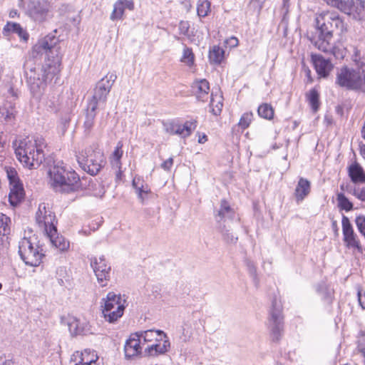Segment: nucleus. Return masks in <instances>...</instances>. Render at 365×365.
<instances>
[{
  "label": "nucleus",
  "instance_id": "36",
  "mask_svg": "<svg viewBox=\"0 0 365 365\" xmlns=\"http://www.w3.org/2000/svg\"><path fill=\"white\" fill-rule=\"evenodd\" d=\"M337 207L340 210L349 212L354 209V204L343 192L336 194Z\"/></svg>",
  "mask_w": 365,
  "mask_h": 365
},
{
  "label": "nucleus",
  "instance_id": "25",
  "mask_svg": "<svg viewBox=\"0 0 365 365\" xmlns=\"http://www.w3.org/2000/svg\"><path fill=\"white\" fill-rule=\"evenodd\" d=\"M348 175L353 183H365V172L357 162H354L349 166Z\"/></svg>",
  "mask_w": 365,
  "mask_h": 365
},
{
  "label": "nucleus",
  "instance_id": "42",
  "mask_svg": "<svg viewBox=\"0 0 365 365\" xmlns=\"http://www.w3.org/2000/svg\"><path fill=\"white\" fill-rule=\"evenodd\" d=\"M258 115L264 119L271 120L274 117V109L270 104L262 103L257 109Z\"/></svg>",
  "mask_w": 365,
  "mask_h": 365
},
{
  "label": "nucleus",
  "instance_id": "10",
  "mask_svg": "<svg viewBox=\"0 0 365 365\" xmlns=\"http://www.w3.org/2000/svg\"><path fill=\"white\" fill-rule=\"evenodd\" d=\"M56 216L50 210H47L44 203L40 204L36 214V221L41 227L43 226L47 233L57 232V228L54 225Z\"/></svg>",
  "mask_w": 365,
  "mask_h": 365
},
{
  "label": "nucleus",
  "instance_id": "8",
  "mask_svg": "<svg viewBox=\"0 0 365 365\" xmlns=\"http://www.w3.org/2000/svg\"><path fill=\"white\" fill-rule=\"evenodd\" d=\"M343 240L345 246L349 250H356L359 253L363 252V248L358 240L356 234L354 232L353 226L350 222L349 219L342 215L341 219Z\"/></svg>",
  "mask_w": 365,
  "mask_h": 365
},
{
  "label": "nucleus",
  "instance_id": "6",
  "mask_svg": "<svg viewBox=\"0 0 365 365\" xmlns=\"http://www.w3.org/2000/svg\"><path fill=\"white\" fill-rule=\"evenodd\" d=\"M269 329L273 341H279L284 334V316L282 314V305L277 297L272 301L269 311Z\"/></svg>",
  "mask_w": 365,
  "mask_h": 365
},
{
  "label": "nucleus",
  "instance_id": "19",
  "mask_svg": "<svg viewBox=\"0 0 365 365\" xmlns=\"http://www.w3.org/2000/svg\"><path fill=\"white\" fill-rule=\"evenodd\" d=\"M192 92L199 101L205 102L208 98L210 84L206 79L195 81L192 84Z\"/></svg>",
  "mask_w": 365,
  "mask_h": 365
},
{
  "label": "nucleus",
  "instance_id": "17",
  "mask_svg": "<svg viewBox=\"0 0 365 365\" xmlns=\"http://www.w3.org/2000/svg\"><path fill=\"white\" fill-rule=\"evenodd\" d=\"M10 192L9 200L11 205L15 206L19 204L24 197V189L21 180L9 182Z\"/></svg>",
  "mask_w": 365,
  "mask_h": 365
},
{
  "label": "nucleus",
  "instance_id": "28",
  "mask_svg": "<svg viewBox=\"0 0 365 365\" xmlns=\"http://www.w3.org/2000/svg\"><path fill=\"white\" fill-rule=\"evenodd\" d=\"M104 307L103 309H116L118 305H124L125 300L122 298L120 294H115L114 292H108L106 298L103 299Z\"/></svg>",
  "mask_w": 365,
  "mask_h": 365
},
{
  "label": "nucleus",
  "instance_id": "39",
  "mask_svg": "<svg viewBox=\"0 0 365 365\" xmlns=\"http://www.w3.org/2000/svg\"><path fill=\"white\" fill-rule=\"evenodd\" d=\"M306 96L312 110L317 112L320 106L319 92L316 88H312Z\"/></svg>",
  "mask_w": 365,
  "mask_h": 365
},
{
  "label": "nucleus",
  "instance_id": "34",
  "mask_svg": "<svg viewBox=\"0 0 365 365\" xmlns=\"http://www.w3.org/2000/svg\"><path fill=\"white\" fill-rule=\"evenodd\" d=\"M225 58V51L219 46H213L209 51V59L212 63L219 65Z\"/></svg>",
  "mask_w": 365,
  "mask_h": 365
},
{
  "label": "nucleus",
  "instance_id": "4",
  "mask_svg": "<svg viewBox=\"0 0 365 365\" xmlns=\"http://www.w3.org/2000/svg\"><path fill=\"white\" fill-rule=\"evenodd\" d=\"M19 255L23 262L30 267L39 266L45 257L42 247L34 235L24 237L19 241Z\"/></svg>",
  "mask_w": 365,
  "mask_h": 365
},
{
  "label": "nucleus",
  "instance_id": "41",
  "mask_svg": "<svg viewBox=\"0 0 365 365\" xmlns=\"http://www.w3.org/2000/svg\"><path fill=\"white\" fill-rule=\"evenodd\" d=\"M311 61L314 68H329L330 61L320 54L312 53Z\"/></svg>",
  "mask_w": 365,
  "mask_h": 365
},
{
  "label": "nucleus",
  "instance_id": "14",
  "mask_svg": "<svg viewBox=\"0 0 365 365\" xmlns=\"http://www.w3.org/2000/svg\"><path fill=\"white\" fill-rule=\"evenodd\" d=\"M66 323L72 336L92 334L91 325L86 320H81L73 317H69L66 319Z\"/></svg>",
  "mask_w": 365,
  "mask_h": 365
},
{
  "label": "nucleus",
  "instance_id": "27",
  "mask_svg": "<svg viewBox=\"0 0 365 365\" xmlns=\"http://www.w3.org/2000/svg\"><path fill=\"white\" fill-rule=\"evenodd\" d=\"M350 16L361 22H365V1L352 0V9Z\"/></svg>",
  "mask_w": 365,
  "mask_h": 365
},
{
  "label": "nucleus",
  "instance_id": "49",
  "mask_svg": "<svg viewBox=\"0 0 365 365\" xmlns=\"http://www.w3.org/2000/svg\"><path fill=\"white\" fill-rule=\"evenodd\" d=\"M14 108L11 106L7 107L6 105H4L0 107V117L7 122L10 121L14 118Z\"/></svg>",
  "mask_w": 365,
  "mask_h": 365
},
{
  "label": "nucleus",
  "instance_id": "43",
  "mask_svg": "<svg viewBox=\"0 0 365 365\" xmlns=\"http://www.w3.org/2000/svg\"><path fill=\"white\" fill-rule=\"evenodd\" d=\"M244 262H245V264L247 267V271H248L250 277L253 279L255 285L256 287H257L259 284V279L257 277V267H256L255 264L254 263L253 261H252L249 258H245Z\"/></svg>",
  "mask_w": 365,
  "mask_h": 365
},
{
  "label": "nucleus",
  "instance_id": "26",
  "mask_svg": "<svg viewBox=\"0 0 365 365\" xmlns=\"http://www.w3.org/2000/svg\"><path fill=\"white\" fill-rule=\"evenodd\" d=\"M132 187L135 190L138 199L143 204L145 199V195L151 192L148 185L144 183L141 177L136 175L132 180Z\"/></svg>",
  "mask_w": 365,
  "mask_h": 365
},
{
  "label": "nucleus",
  "instance_id": "46",
  "mask_svg": "<svg viewBox=\"0 0 365 365\" xmlns=\"http://www.w3.org/2000/svg\"><path fill=\"white\" fill-rule=\"evenodd\" d=\"M340 192H347L349 194L353 195L357 198L360 188L351 184L350 182H343L340 185Z\"/></svg>",
  "mask_w": 365,
  "mask_h": 365
},
{
  "label": "nucleus",
  "instance_id": "51",
  "mask_svg": "<svg viewBox=\"0 0 365 365\" xmlns=\"http://www.w3.org/2000/svg\"><path fill=\"white\" fill-rule=\"evenodd\" d=\"M182 126L185 132V136L189 137L192 134V131L197 128V120L196 119L186 120Z\"/></svg>",
  "mask_w": 365,
  "mask_h": 365
},
{
  "label": "nucleus",
  "instance_id": "5",
  "mask_svg": "<svg viewBox=\"0 0 365 365\" xmlns=\"http://www.w3.org/2000/svg\"><path fill=\"white\" fill-rule=\"evenodd\" d=\"M336 83L349 91L365 93V70H339Z\"/></svg>",
  "mask_w": 365,
  "mask_h": 365
},
{
  "label": "nucleus",
  "instance_id": "50",
  "mask_svg": "<svg viewBox=\"0 0 365 365\" xmlns=\"http://www.w3.org/2000/svg\"><path fill=\"white\" fill-rule=\"evenodd\" d=\"M195 56L191 48L185 47L183 50L181 61L185 63L188 66L194 64Z\"/></svg>",
  "mask_w": 365,
  "mask_h": 365
},
{
  "label": "nucleus",
  "instance_id": "62",
  "mask_svg": "<svg viewBox=\"0 0 365 365\" xmlns=\"http://www.w3.org/2000/svg\"><path fill=\"white\" fill-rule=\"evenodd\" d=\"M289 1L290 0H283L282 10L284 11V16H283L282 21L285 20L286 16L287 15V14L289 12Z\"/></svg>",
  "mask_w": 365,
  "mask_h": 365
},
{
  "label": "nucleus",
  "instance_id": "48",
  "mask_svg": "<svg viewBox=\"0 0 365 365\" xmlns=\"http://www.w3.org/2000/svg\"><path fill=\"white\" fill-rule=\"evenodd\" d=\"M352 60L355 63L357 68H365V57L361 56V51L356 48H354Z\"/></svg>",
  "mask_w": 365,
  "mask_h": 365
},
{
  "label": "nucleus",
  "instance_id": "61",
  "mask_svg": "<svg viewBox=\"0 0 365 365\" xmlns=\"http://www.w3.org/2000/svg\"><path fill=\"white\" fill-rule=\"evenodd\" d=\"M174 135H180L184 138L188 137V136H185V132L184 131L182 126L178 123H177L175 130L174 131Z\"/></svg>",
  "mask_w": 365,
  "mask_h": 365
},
{
  "label": "nucleus",
  "instance_id": "57",
  "mask_svg": "<svg viewBox=\"0 0 365 365\" xmlns=\"http://www.w3.org/2000/svg\"><path fill=\"white\" fill-rule=\"evenodd\" d=\"M358 351L362 354L365 362V334L361 335L357 341Z\"/></svg>",
  "mask_w": 365,
  "mask_h": 365
},
{
  "label": "nucleus",
  "instance_id": "23",
  "mask_svg": "<svg viewBox=\"0 0 365 365\" xmlns=\"http://www.w3.org/2000/svg\"><path fill=\"white\" fill-rule=\"evenodd\" d=\"M311 191V183L306 178H300L294 190V197L297 203L302 202Z\"/></svg>",
  "mask_w": 365,
  "mask_h": 365
},
{
  "label": "nucleus",
  "instance_id": "40",
  "mask_svg": "<svg viewBox=\"0 0 365 365\" xmlns=\"http://www.w3.org/2000/svg\"><path fill=\"white\" fill-rule=\"evenodd\" d=\"M217 228L221 232L224 240H225L227 243H236L237 241V237H235L232 233L230 232V227L229 225H217Z\"/></svg>",
  "mask_w": 365,
  "mask_h": 365
},
{
  "label": "nucleus",
  "instance_id": "52",
  "mask_svg": "<svg viewBox=\"0 0 365 365\" xmlns=\"http://www.w3.org/2000/svg\"><path fill=\"white\" fill-rule=\"evenodd\" d=\"M253 115L252 113H245L240 119L238 123L239 127H240L242 130L246 129L249 127Z\"/></svg>",
  "mask_w": 365,
  "mask_h": 365
},
{
  "label": "nucleus",
  "instance_id": "54",
  "mask_svg": "<svg viewBox=\"0 0 365 365\" xmlns=\"http://www.w3.org/2000/svg\"><path fill=\"white\" fill-rule=\"evenodd\" d=\"M6 173L9 182L20 180L14 168L6 167Z\"/></svg>",
  "mask_w": 365,
  "mask_h": 365
},
{
  "label": "nucleus",
  "instance_id": "22",
  "mask_svg": "<svg viewBox=\"0 0 365 365\" xmlns=\"http://www.w3.org/2000/svg\"><path fill=\"white\" fill-rule=\"evenodd\" d=\"M11 34H17L24 41H27L29 38L28 32L19 24L8 21L3 29V34L5 36H9Z\"/></svg>",
  "mask_w": 365,
  "mask_h": 365
},
{
  "label": "nucleus",
  "instance_id": "29",
  "mask_svg": "<svg viewBox=\"0 0 365 365\" xmlns=\"http://www.w3.org/2000/svg\"><path fill=\"white\" fill-rule=\"evenodd\" d=\"M125 307V305H118L116 309H103L104 318L110 323L115 322L123 316Z\"/></svg>",
  "mask_w": 365,
  "mask_h": 365
},
{
  "label": "nucleus",
  "instance_id": "44",
  "mask_svg": "<svg viewBox=\"0 0 365 365\" xmlns=\"http://www.w3.org/2000/svg\"><path fill=\"white\" fill-rule=\"evenodd\" d=\"M71 121V112L68 110L64 114H61L58 125L62 134H64L69 126Z\"/></svg>",
  "mask_w": 365,
  "mask_h": 365
},
{
  "label": "nucleus",
  "instance_id": "59",
  "mask_svg": "<svg viewBox=\"0 0 365 365\" xmlns=\"http://www.w3.org/2000/svg\"><path fill=\"white\" fill-rule=\"evenodd\" d=\"M164 125H165V130L166 133H168L170 135H174V131L175 130L177 123L172 121V122L168 123L166 124H164Z\"/></svg>",
  "mask_w": 365,
  "mask_h": 365
},
{
  "label": "nucleus",
  "instance_id": "30",
  "mask_svg": "<svg viewBox=\"0 0 365 365\" xmlns=\"http://www.w3.org/2000/svg\"><path fill=\"white\" fill-rule=\"evenodd\" d=\"M317 292L322 297V299L325 304L329 306L332 304L334 292L325 283L319 284L317 287Z\"/></svg>",
  "mask_w": 365,
  "mask_h": 365
},
{
  "label": "nucleus",
  "instance_id": "2",
  "mask_svg": "<svg viewBox=\"0 0 365 365\" xmlns=\"http://www.w3.org/2000/svg\"><path fill=\"white\" fill-rule=\"evenodd\" d=\"M332 22L328 21L321 23L319 18H316V36H309L312 43L319 51L325 53L331 52L334 46L331 42L333 38V31L331 29L333 24L336 27H343V22L338 16L331 19Z\"/></svg>",
  "mask_w": 365,
  "mask_h": 365
},
{
  "label": "nucleus",
  "instance_id": "7",
  "mask_svg": "<svg viewBox=\"0 0 365 365\" xmlns=\"http://www.w3.org/2000/svg\"><path fill=\"white\" fill-rule=\"evenodd\" d=\"M16 158L29 169H36L43 163L44 155L41 148L36 145V150L32 145H26L24 148L19 147L15 151Z\"/></svg>",
  "mask_w": 365,
  "mask_h": 365
},
{
  "label": "nucleus",
  "instance_id": "35",
  "mask_svg": "<svg viewBox=\"0 0 365 365\" xmlns=\"http://www.w3.org/2000/svg\"><path fill=\"white\" fill-rule=\"evenodd\" d=\"M123 143L119 141L112 153L110 157V163L113 168H121V158L123 156V150H122Z\"/></svg>",
  "mask_w": 365,
  "mask_h": 365
},
{
  "label": "nucleus",
  "instance_id": "1",
  "mask_svg": "<svg viewBox=\"0 0 365 365\" xmlns=\"http://www.w3.org/2000/svg\"><path fill=\"white\" fill-rule=\"evenodd\" d=\"M51 185L56 192L70 193L81 187L78 174L73 170H67L63 167L53 165L48 172Z\"/></svg>",
  "mask_w": 365,
  "mask_h": 365
},
{
  "label": "nucleus",
  "instance_id": "56",
  "mask_svg": "<svg viewBox=\"0 0 365 365\" xmlns=\"http://www.w3.org/2000/svg\"><path fill=\"white\" fill-rule=\"evenodd\" d=\"M265 1L266 0H250V6L252 7L257 14H259L263 8Z\"/></svg>",
  "mask_w": 365,
  "mask_h": 365
},
{
  "label": "nucleus",
  "instance_id": "12",
  "mask_svg": "<svg viewBox=\"0 0 365 365\" xmlns=\"http://www.w3.org/2000/svg\"><path fill=\"white\" fill-rule=\"evenodd\" d=\"M48 70H25L24 76L33 92L43 88L48 78Z\"/></svg>",
  "mask_w": 365,
  "mask_h": 365
},
{
  "label": "nucleus",
  "instance_id": "32",
  "mask_svg": "<svg viewBox=\"0 0 365 365\" xmlns=\"http://www.w3.org/2000/svg\"><path fill=\"white\" fill-rule=\"evenodd\" d=\"M46 53L47 56L46 65L48 68H57L61 66L62 56L60 50H58V51H48Z\"/></svg>",
  "mask_w": 365,
  "mask_h": 365
},
{
  "label": "nucleus",
  "instance_id": "64",
  "mask_svg": "<svg viewBox=\"0 0 365 365\" xmlns=\"http://www.w3.org/2000/svg\"><path fill=\"white\" fill-rule=\"evenodd\" d=\"M357 295L359 304L362 309H365V295H362L360 291L358 292Z\"/></svg>",
  "mask_w": 365,
  "mask_h": 365
},
{
  "label": "nucleus",
  "instance_id": "9",
  "mask_svg": "<svg viewBox=\"0 0 365 365\" xmlns=\"http://www.w3.org/2000/svg\"><path fill=\"white\" fill-rule=\"evenodd\" d=\"M89 259L98 282L102 287L106 286L108 281L110 279L111 267L107 264L105 257L103 255L98 258L91 257Z\"/></svg>",
  "mask_w": 365,
  "mask_h": 365
},
{
  "label": "nucleus",
  "instance_id": "58",
  "mask_svg": "<svg viewBox=\"0 0 365 365\" xmlns=\"http://www.w3.org/2000/svg\"><path fill=\"white\" fill-rule=\"evenodd\" d=\"M173 165V158L172 157H170L168 159H167L166 160H165L160 165V167L165 171H170Z\"/></svg>",
  "mask_w": 365,
  "mask_h": 365
},
{
  "label": "nucleus",
  "instance_id": "21",
  "mask_svg": "<svg viewBox=\"0 0 365 365\" xmlns=\"http://www.w3.org/2000/svg\"><path fill=\"white\" fill-rule=\"evenodd\" d=\"M135 333L138 334L139 339L141 341H143V344L161 341L163 338H167V334L160 329H148L136 331Z\"/></svg>",
  "mask_w": 365,
  "mask_h": 365
},
{
  "label": "nucleus",
  "instance_id": "37",
  "mask_svg": "<svg viewBox=\"0 0 365 365\" xmlns=\"http://www.w3.org/2000/svg\"><path fill=\"white\" fill-rule=\"evenodd\" d=\"M77 357L79 358L78 362L83 363L84 364H90L93 360H97L98 356L93 354L91 356V351L85 350L84 352L79 353L76 352V354H73L71 356V361H77Z\"/></svg>",
  "mask_w": 365,
  "mask_h": 365
},
{
  "label": "nucleus",
  "instance_id": "11",
  "mask_svg": "<svg viewBox=\"0 0 365 365\" xmlns=\"http://www.w3.org/2000/svg\"><path fill=\"white\" fill-rule=\"evenodd\" d=\"M49 10L47 0H30L28 4L29 16L36 21H43Z\"/></svg>",
  "mask_w": 365,
  "mask_h": 365
},
{
  "label": "nucleus",
  "instance_id": "53",
  "mask_svg": "<svg viewBox=\"0 0 365 365\" xmlns=\"http://www.w3.org/2000/svg\"><path fill=\"white\" fill-rule=\"evenodd\" d=\"M338 9L344 14H347L349 15L351 14V9H352V0L351 1H344L339 0V5L336 6Z\"/></svg>",
  "mask_w": 365,
  "mask_h": 365
},
{
  "label": "nucleus",
  "instance_id": "38",
  "mask_svg": "<svg viewBox=\"0 0 365 365\" xmlns=\"http://www.w3.org/2000/svg\"><path fill=\"white\" fill-rule=\"evenodd\" d=\"M10 224L11 219L6 215L0 212V237L1 242L4 241L3 237L10 234Z\"/></svg>",
  "mask_w": 365,
  "mask_h": 365
},
{
  "label": "nucleus",
  "instance_id": "60",
  "mask_svg": "<svg viewBox=\"0 0 365 365\" xmlns=\"http://www.w3.org/2000/svg\"><path fill=\"white\" fill-rule=\"evenodd\" d=\"M117 78V76L114 74L113 72H108L107 75L103 78L105 79L106 84L111 83V86L114 83Z\"/></svg>",
  "mask_w": 365,
  "mask_h": 365
},
{
  "label": "nucleus",
  "instance_id": "15",
  "mask_svg": "<svg viewBox=\"0 0 365 365\" xmlns=\"http://www.w3.org/2000/svg\"><path fill=\"white\" fill-rule=\"evenodd\" d=\"M236 217L235 212L225 199L220 200V208L215 214V219L217 225L226 224L232 221Z\"/></svg>",
  "mask_w": 365,
  "mask_h": 365
},
{
  "label": "nucleus",
  "instance_id": "45",
  "mask_svg": "<svg viewBox=\"0 0 365 365\" xmlns=\"http://www.w3.org/2000/svg\"><path fill=\"white\" fill-rule=\"evenodd\" d=\"M210 8V3L207 0H200L197 3V13L200 17L207 16Z\"/></svg>",
  "mask_w": 365,
  "mask_h": 365
},
{
  "label": "nucleus",
  "instance_id": "24",
  "mask_svg": "<svg viewBox=\"0 0 365 365\" xmlns=\"http://www.w3.org/2000/svg\"><path fill=\"white\" fill-rule=\"evenodd\" d=\"M58 42L59 40L55 35L49 34L39 40L37 46L41 50L45 51L46 53L52 51H58V50L61 49L58 45Z\"/></svg>",
  "mask_w": 365,
  "mask_h": 365
},
{
  "label": "nucleus",
  "instance_id": "18",
  "mask_svg": "<svg viewBox=\"0 0 365 365\" xmlns=\"http://www.w3.org/2000/svg\"><path fill=\"white\" fill-rule=\"evenodd\" d=\"M170 346V343L167 336V338H163L161 341H154L153 344L148 346L145 349V356H155L164 354L168 351Z\"/></svg>",
  "mask_w": 365,
  "mask_h": 365
},
{
  "label": "nucleus",
  "instance_id": "13",
  "mask_svg": "<svg viewBox=\"0 0 365 365\" xmlns=\"http://www.w3.org/2000/svg\"><path fill=\"white\" fill-rule=\"evenodd\" d=\"M111 88V83L106 84L105 79L102 78L99 82L97 83L96 88H94V93L92 98L88 101V105L93 103L96 106V108L98 106L104 105L107 100V96L108 95Z\"/></svg>",
  "mask_w": 365,
  "mask_h": 365
},
{
  "label": "nucleus",
  "instance_id": "31",
  "mask_svg": "<svg viewBox=\"0 0 365 365\" xmlns=\"http://www.w3.org/2000/svg\"><path fill=\"white\" fill-rule=\"evenodd\" d=\"M55 234H56V232L48 234L52 245L61 252L68 250L70 247L69 241L62 235H57L54 237Z\"/></svg>",
  "mask_w": 365,
  "mask_h": 365
},
{
  "label": "nucleus",
  "instance_id": "55",
  "mask_svg": "<svg viewBox=\"0 0 365 365\" xmlns=\"http://www.w3.org/2000/svg\"><path fill=\"white\" fill-rule=\"evenodd\" d=\"M180 34L186 36H190L189 34L190 23L187 21H180L178 25Z\"/></svg>",
  "mask_w": 365,
  "mask_h": 365
},
{
  "label": "nucleus",
  "instance_id": "47",
  "mask_svg": "<svg viewBox=\"0 0 365 365\" xmlns=\"http://www.w3.org/2000/svg\"><path fill=\"white\" fill-rule=\"evenodd\" d=\"M124 6L123 5V2L118 0L114 4L113 11L110 15V19L112 20L120 19H122L124 14Z\"/></svg>",
  "mask_w": 365,
  "mask_h": 365
},
{
  "label": "nucleus",
  "instance_id": "3",
  "mask_svg": "<svg viewBox=\"0 0 365 365\" xmlns=\"http://www.w3.org/2000/svg\"><path fill=\"white\" fill-rule=\"evenodd\" d=\"M80 167L91 175H96L106 164L103 153L97 145H92L76 155Z\"/></svg>",
  "mask_w": 365,
  "mask_h": 365
},
{
  "label": "nucleus",
  "instance_id": "63",
  "mask_svg": "<svg viewBox=\"0 0 365 365\" xmlns=\"http://www.w3.org/2000/svg\"><path fill=\"white\" fill-rule=\"evenodd\" d=\"M123 2L124 9H128L130 11L134 9V2L132 0H120Z\"/></svg>",
  "mask_w": 365,
  "mask_h": 365
},
{
  "label": "nucleus",
  "instance_id": "20",
  "mask_svg": "<svg viewBox=\"0 0 365 365\" xmlns=\"http://www.w3.org/2000/svg\"><path fill=\"white\" fill-rule=\"evenodd\" d=\"M96 106L93 103L87 105V108L85 111V119L83 121V133L85 136L88 137L91 134V131L95 125V118L96 116Z\"/></svg>",
  "mask_w": 365,
  "mask_h": 365
},
{
  "label": "nucleus",
  "instance_id": "33",
  "mask_svg": "<svg viewBox=\"0 0 365 365\" xmlns=\"http://www.w3.org/2000/svg\"><path fill=\"white\" fill-rule=\"evenodd\" d=\"M210 107L211 108L210 112L217 116L220 115L222 108H223V97L222 95H214L212 93L211 94V101L210 103Z\"/></svg>",
  "mask_w": 365,
  "mask_h": 365
},
{
  "label": "nucleus",
  "instance_id": "16",
  "mask_svg": "<svg viewBox=\"0 0 365 365\" xmlns=\"http://www.w3.org/2000/svg\"><path fill=\"white\" fill-rule=\"evenodd\" d=\"M142 341L138 334L132 333L124 345L125 357L128 359L137 356L142 353Z\"/></svg>",
  "mask_w": 365,
  "mask_h": 365
}]
</instances>
